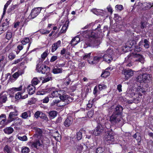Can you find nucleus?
<instances>
[{
    "label": "nucleus",
    "mask_w": 153,
    "mask_h": 153,
    "mask_svg": "<svg viewBox=\"0 0 153 153\" xmlns=\"http://www.w3.org/2000/svg\"><path fill=\"white\" fill-rule=\"evenodd\" d=\"M125 59V60L128 62L134 61H138L142 63H143L144 59L143 56L141 55L132 53L128 55Z\"/></svg>",
    "instance_id": "nucleus-1"
},
{
    "label": "nucleus",
    "mask_w": 153,
    "mask_h": 153,
    "mask_svg": "<svg viewBox=\"0 0 153 153\" xmlns=\"http://www.w3.org/2000/svg\"><path fill=\"white\" fill-rule=\"evenodd\" d=\"M109 121L113 125L117 124H123V119L122 116L113 114L110 117Z\"/></svg>",
    "instance_id": "nucleus-2"
},
{
    "label": "nucleus",
    "mask_w": 153,
    "mask_h": 153,
    "mask_svg": "<svg viewBox=\"0 0 153 153\" xmlns=\"http://www.w3.org/2000/svg\"><path fill=\"white\" fill-rule=\"evenodd\" d=\"M152 77L151 75L146 74L139 75L136 78V81L140 83H146L147 80H149Z\"/></svg>",
    "instance_id": "nucleus-3"
},
{
    "label": "nucleus",
    "mask_w": 153,
    "mask_h": 153,
    "mask_svg": "<svg viewBox=\"0 0 153 153\" xmlns=\"http://www.w3.org/2000/svg\"><path fill=\"white\" fill-rule=\"evenodd\" d=\"M36 70L39 73H41L42 74H47L49 72L50 68L47 66L38 64L36 65Z\"/></svg>",
    "instance_id": "nucleus-4"
},
{
    "label": "nucleus",
    "mask_w": 153,
    "mask_h": 153,
    "mask_svg": "<svg viewBox=\"0 0 153 153\" xmlns=\"http://www.w3.org/2000/svg\"><path fill=\"white\" fill-rule=\"evenodd\" d=\"M41 10V7H36L33 9L28 16V19H31L35 18L39 14Z\"/></svg>",
    "instance_id": "nucleus-5"
},
{
    "label": "nucleus",
    "mask_w": 153,
    "mask_h": 153,
    "mask_svg": "<svg viewBox=\"0 0 153 153\" xmlns=\"http://www.w3.org/2000/svg\"><path fill=\"white\" fill-rule=\"evenodd\" d=\"M122 74L125 75V79L126 80L133 75L134 71L131 69H124L122 71Z\"/></svg>",
    "instance_id": "nucleus-6"
},
{
    "label": "nucleus",
    "mask_w": 153,
    "mask_h": 153,
    "mask_svg": "<svg viewBox=\"0 0 153 153\" xmlns=\"http://www.w3.org/2000/svg\"><path fill=\"white\" fill-rule=\"evenodd\" d=\"M111 50H108L106 51L105 53L102 57L104 60L108 63H109L112 60L111 56Z\"/></svg>",
    "instance_id": "nucleus-7"
},
{
    "label": "nucleus",
    "mask_w": 153,
    "mask_h": 153,
    "mask_svg": "<svg viewBox=\"0 0 153 153\" xmlns=\"http://www.w3.org/2000/svg\"><path fill=\"white\" fill-rule=\"evenodd\" d=\"M105 140L110 143H113L115 142V135L113 134L109 133L108 134L107 137H105Z\"/></svg>",
    "instance_id": "nucleus-8"
},
{
    "label": "nucleus",
    "mask_w": 153,
    "mask_h": 153,
    "mask_svg": "<svg viewBox=\"0 0 153 153\" xmlns=\"http://www.w3.org/2000/svg\"><path fill=\"white\" fill-rule=\"evenodd\" d=\"M123 110V107L120 105H118L114 109L113 114L122 116Z\"/></svg>",
    "instance_id": "nucleus-9"
},
{
    "label": "nucleus",
    "mask_w": 153,
    "mask_h": 153,
    "mask_svg": "<svg viewBox=\"0 0 153 153\" xmlns=\"http://www.w3.org/2000/svg\"><path fill=\"white\" fill-rule=\"evenodd\" d=\"M104 128L100 124L99 125L94 131L93 134L96 136H98L102 132Z\"/></svg>",
    "instance_id": "nucleus-10"
},
{
    "label": "nucleus",
    "mask_w": 153,
    "mask_h": 153,
    "mask_svg": "<svg viewBox=\"0 0 153 153\" xmlns=\"http://www.w3.org/2000/svg\"><path fill=\"white\" fill-rule=\"evenodd\" d=\"M102 59V56H95L93 60L90 59L88 60V61L89 64L94 65L98 63Z\"/></svg>",
    "instance_id": "nucleus-11"
},
{
    "label": "nucleus",
    "mask_w": 153,
    "mask_h": 153,
    "mask_svg": "<svg viewBox=\"0 0 153 153\" xmlns=\"http://www.w3.org/2000/svg\"><path fill=\"white\" fill-rule=\"evenodd\" d=\"M29 144V145H30L31 147L36 149H38L39 147L42 145L40 141L39 140L30 142Z\"/></svg>",
    "instance_id": "nucleus-12"
},
{
    "label": "nucleus",
    "mask_w": 153,
    "mask_h": 153,
    "mask_svg": "<svg viewBox=\"0 0 153 153\" xmlns=\"http://www.w3.org/2000/svg\"><path fill=\"white\" fill-rule=\"evenodd\" d=\"M73 123V119L71 117H68L64 122V126L66 127L70 126Z\"/></svg>",
    "instance_id": "nucleus-13"
},
{
    "label": "nucleus",
    "mask_w": 153,
    "mask_h": 153,
    "mask_svg": "<svg viewBox=\"0 0 153 153\" xmlns=\"http://www.w3.org/2000/svg\"><path fill=\"white\" fill-rule=\"evenodd\" d=\"M18 115V112L16 110H15L13 112L10 113L8 120L9 122H11L14 120V117Z\"/></svg>",
    "instance_id": "nucleus-14"
},
{
    "label": "nucleus",
    "mask_w": 153,
    "mask_h": 153,
    "mask_svg": "<svg viewBox=\"0 0 153 153\" xmlns=\"http://www.w3.org/2000/svg\"><path fill=\"white\" fill-rule=\"evenodd\" d=\"M61 42L60 40H59L53 44L52 46V52H53L56 51L58 48L61 46Z\"/></svg>",
    "instance_id": "nucleus-15"
},
{
    "label": "nucleus",
    "mask_w": 153,
    "mask_h": 153,
    "mask_svg": "<svg viewBox=\"0 0 153 153\" xmlns=\"http://www.w3.org/2000/svg\"><path fill=\"white\" fill-rule=\"evenodd\" d=\"M58 93L59 94V96L61 100H62V101L64 99V98H66V97H67V95H65V93L64 90H59L58 91Z\"/></svg>",
    "instance_id": "nucleus-16"
},
{
    "label": "nucleus",
    "mask_w": 153,
    "mask_h": 153,
    "mask_svg": "<svg viewBox=\"0 0 153 153\" xmlns=\"http://www.w3.org/2000/svg\"><path fill=\"white\" fill-rule=\"evenodd\" d=\"M27 91L30 95H32L34 93L35 88L34 85H29L27 87Z\"/></svg>",
    "instance_id": "nucleus-17"
},
{
    "label": "nucleus",
    "mask_w": 153,
    "mask_h": 153,
    "mask_svg": "<svg viewBox=\"0 0 153 153\" xmlns=\"http://www.w3.org/2000/svg\"><path fill=\"white\" fill-rule=\"evenodd\" d=\"M28 96L27 94H26L24 96H22V94L20 92H17L15 95V99L17 100H19L21 99H24L27 98Z\"/></svg>",
    "instance_id": "nucleus-18"
},
{
    "label": "nucleus",
    "mask_w": 153,
    "mask_h": 153,
    "mask_svg": "<svg viewBox=\"0 0 153 153\" xmlns=\"http://www.w3.org/2000/svg\"><path fill=\"white\" fill-rule=\"evenodd\" d=\"M31 112L30 111L28 110L26 112L22 113L21 115V117L24 119H26L28 117H31Z\"/></svg>",
    "instance_id": "nucleus-19"
},
{
    "label": "nucleus",
    "mask_w": 153,
    "mask_h": 153,
    "mask_svg": "<svg viewBox=\"0 0 153 153\" xmlns=\"http://www.w3.org/2000/svg\"><path fill=\"white\" fill-rule=\"evenodd\" d=\"M80 40L79 38L78 37H76L73 39L71 42L72 46H74L78 43Z\"/></svg>",
    "instance_id": "nucleus-20"
},
{
    "label": "nucleus",
    "mask_w": 153,
    "mask_h": 153,
    "mask_svg": "<svg viewBox=\"0 0 153 153\" xmlns=\"http://www.w3.org/2000/svg\"><path fill=\"white\" fill-rule=\"evenodd\" d=\"M48 114L50 118L53 119L57 116V112L56 111H52L49 112Z\"/></svg>",
    "instance_id": "nucleus-21"
},
{
    "label": "nucleus",
    "mask_w": 153,
    "mask_h": 153,
    "mask_svg": "<svg viewBox=\"0 0 153 153\" xmlns=\"http://www.w3.org/2000/svg\"><path fill=\"white\" fill-rule=\"evenodd\" d=\"M69 22H66L65 24H64L60 32L61 33H65L68 29V26Z\"/></svg>",
    "instance_id": "nucleus-22"
},
{
    "label": "nucleus",
    "mask_w": 153,
    "mask_h": 153,
    "mask_svg": "<svg viewBox=\"0 0 153 153\" xmlns=\"http://www.w3.org/2000/svg\"><path fill=\"white\" fill-rule=\"evenodd\" d=\"M56 68H54L52 70V72L54 74L61 73L62 72V68H59L57 66Z\"/></svg>",
    "instance_id": "nucleus-23"
},
{
    "label": "nucleus",
    "mask_w": 153,
    "mask_h": 153,
    "mask_svg": "<svg viewBox=\"0 0 153 153\" xmlns=\"http://www.w3.org/2000/svg\"><path fill=\"white\" fill-rule=\"evenodd\" d=\"M52 77L50 74H49L47 75L44 78V79L42 81L43 83L52 80Z\"/></svg>",
    "instance_id": "nucleus-24"
},
{
    "label": "nucleus",
    "mask_w": 153,
    "mask_h": 153,
    "mask_svg": "<svg viewBox=\"0 0 153 153\" xmlns=\"http://www.w3.org/2000/svg\"><path fill=\"white\" fill-rule=\"evenodd\" d=\"M67 97L66 98H64V99L62 101L63 102H65V103H64V105H66V104H68L70 102L72 101L73 100V99L70 97H69L67 95Z\"/></svg>",
    "instance_id": "nucleus-25"
},
{
    "label": "nucleus",
    "mask_w": 153,
    "mask_h": 153,
    "mask_svg": "<svg viewBox=\"0 0 153 153\" xmlns=\"http://www.w3.org/2000/svg\"><path fill=\"white\" fill-rule=\"evenodd\" d=\"M143 6L146 9H148L153 7V3L146 2L144 3Z\"/></svg>",
    "instance_id": "nucleus-26"
},
{
    "label": "nucleus",
    "mask_w": 153,
    "mask_h": 153,
    "mask_svg": "<svg viewBox=\"0 0 153 153\" xmlns=\"http://www.w3.org/2000/svg\"><path fill=\"white\" fill-rule=\"evenodd\" d=\"M6 121V119L5 115L2 114L0 116V125L4 124Z\"/></svg>",
    "instance_id": "nucleus-27"
},
{
    "label": "nucleus",
    "mask_w": 153,
    "mask_h": 153,
    "mask_svg": "<svg viewBox=\"0 0 153 153\" xmlns=\"http://www.w3.org/2000/svg\"><path fill=\"white\" fill-rule=\"evenodd\" d=\"M7 100V97L5 95H0V104L5 102Z\"/></svg>",
    "instance_id": "nucleus-28"
},
{
    "label": "nucleus",
    "mask_w": 153,
    "mask_h": 153,
    "mask_svg": "<svg viewBox=\"0 0 153 153\" xmlns=\"http://www.w3.org/2000/svg\"><path fill=\"white\" fill-rule=\"evenodd\" d=\"M22 123V120L21 119L17 118L14 120V123L12 124L13 125L19 126Z\"/></svg>",
    "instance_id": "nucleus-29"
},
{
    "label": "nucleus",
    "mask_w": 153,
    "mask_h": 153,
    "mask_svg": "<svg viewBox=\"0 0 153 153\" xmlns=\"http://www.w3.org/2000/svg\"><path fill=\"white\" fill-rule=\"evenodd\" d=\"M14 130L11 127H8L4 129V132L7 134H10L12 133L13 131Z\"/></svg>",
    "instance_id": "nucleus-30"
},
{
    "label": "nucleus",
    "mask_w": 153,
    "mask_h": 153,
    "mask_svg": "<svg viewBox=\"0 0 153 153\" xmlns=\"http://www.w3.org/2000/svg\"><path fill=\"white\" fill-rule=\"evenodd\" d=\"M51 88V97L52 98L58 97L59 96L58 91H52V88Z\"/></svg>",
    "instance_id": "nucleus-31"
},
{
    "label": "nucleus",
    "mask_w": 153,
    "mask_h": 153,
    "mask_svg": "<svg viewBox=\"0 0 153 153\" xmlns=\"http://www.w3.org/2000/svg\"><path fill=\"white\" fill-rule=\"evenodd\" d=\"M4 152L7 153H12V149L11 148L7 145H6L4 148Z\"/></svg>",
    "instance_id": "nucleus-32"
},
{
    "label": "nucleus",
    "mask_w": 153,
    "mask_h": 153,
    "mask_svg": "<svg viewBox=\"0 0 153 153\" xmlns=\"http://www.w3.org/2000/svg\"><path fill=\"white\" fill-rule=\"evenodd\" d=\"M19 76V74L18 72H16L12 76H10L9 79V80L11 82L13 81V78H16L18 77Z\"/></svg>",
    "instance_id": "nucleus-33"
},
{
    "label": "nucleus",
    "mask_w": 153,
    "mask_h": 153,
    "mask_svg": "<svg viewBox=\"0 0 153 153\" xmlns=\"http://www.w3.org/2000/svg\"><path fill=\"white\" fill-rule=\"evenodd\" d=\"M30 151V150L29 148L23 146L22 148L21 152L22 153H28Z\"/></svg>",
    "instance_id": "nucleus-34"
},
{
    "label": "nucleus",
    "mask_w": 153,
    "mask_h": 153,
    "mask_svg": "<svg viewBox=\"0 0 153 153\" xmlns=\"http://www.w3.org/2000/svg\"><path fill=\"white\" fill-rule=\"evenodd\" d=\"M39 82V80L36 77L34 78L32 80L31 83L32 85H36L38 84Z\"/></svg>",
    "instance_id": "nucleus-35"
},
{
    "label": "nucleus",
    "mask_w": 153,
    "mask_h": 153,
    "mask_svg": "<svg viewBox=\"0 0 153 153\" xmlns=\"http://www.w3.org/2000/svg\"><path fill=\"white\" fill-rule=\"evenodd\" d=\"M110 74V73L109 72L105 71L102 72V73L101 74V76L102 77L106 78Z\"/></svg>",
    "instance_id": "nucleus-36"
},
{
    "label": "nucleus",
    "mask_w": 153,
    "mask_h": 153,
    "mask_svg": "<svg viewBox=\"0 0 153 153\" xmlns=\"http://www.w3.org/2000/svg\"><path fill=\"white\" fill-rule=\"evenodd\" d=\"M12 33L9 30H8L6 34V38L8 40H10L12 37Z\"/></svg>",
    "instance_id": "nucleus-37"
},
{
    "label": "nucleus",
    "mask_w": 153,
    "mask_h": 153,
    "mask_svg": "<svg viewBox=\"0 0 153 153\" xmlns=\"http://www.w3.org/2000/svg\"><path fill=\"white\" fill-rule=\"evenodd\" d=\"M9 23L8 21V19H6V21L4 22L1 26L2 27L5 28V29L7 30L9 26Z\"/></svg>",
    "instance_id": "nucleus-38"
},
{
    "label": "nucleus",
    "mask_w": 153,
    "mask_h": 153,
    "mask_svg": "<svg viewBox=\"0 0 153 153\" xmlns=\"http://www.w3.org/2000/svg\"><path fill=\"white\" fill-rule=\"evenodd\" d=\"M30 40L28 38H25L21 41V43L23 45H25L26 44L29 42Z\"/></svg>",
    "instance_id": "nucleus-39"
},
{
    "label": "nucleus",
    "mask_w": 153,
    "mask_h": 153,
    "mask_svg": "<svg viewBox=\"0 0 153 153\" xmlns=\"http://www.w3.org/2000/svg\"><path fill=\"white\" fill-rule=\"evenodd\" d=\"M51 88H49L47 91H39L38 93V95H42L45 94L46 93L51 92Z\"/></svg>",
    "instance_id": "nucleus-40"
},
{
    "label": "nucleus",
    "mask_w": 153,
    "mask_h": 153,
    "mask_svg": "<svg viewBox=\"0 0 153 153\" xmlns=\"http://www.w3.org/2000/svg\"><path fill=\"white\" fill-rule=\"evenodd\" d=\"M94 114V110H91L90 111H88L87 113V115L88 117L89 118H91L93 116Z\"/></svg>",
    "instance_id": "nucleus-41"
},
{
    "label": "nucleus",
    "mask_w": 153,
    "mask_h": 153,
    "mask_svg": "<svg viewBox=\"0 0 153 153\" xmlns=\"http://www.w3.org/2000/svg\"><path fill=\"white\" fill-rule=\"evenodd\" d=\"M82 137V133L80 131L78 132L76 134V138L77 140H80L81 139Z\"/></svg>",
    "instance_id": "nucleus-42"
},
{
    "label": "nucleus",
    "mask_w": 153,
    "mask_h": 153,
    "mask_svg": "<svg viewBox=\"0 0 153 153\" xmlns=\"http://www.w3.org/2000/svg\"><path fill=\"white\" fill-rule=\"evenodd\" d=\"M18 138L19 140L22 141H26L27 140V138L26 136L24 135L22 137L18 136Z\"/></svg>",
    "instance_id": "nucleus-43"
},
{
    "label": "nucleus",
    "mask_w": 153,
    "mask_h": 153,
    "mask_svg": "<svg viewBox=\"0 0 153 153\" xmlns=\"http://www.w3.org/2000/svg\"><path fill=\"white\" fill-rule=\"evenodd\" d=\"M144 47L147 48L149 47V42L146 39H144Z\"/></svg>",
    "instance_id": "nucleus-44"
},
{
    "label": "nucleus",
    "mask_w": 153,
    "mask_h": 153,
    "mask_svg": "<svg viewBox=\"0 0 153 153\" xmlns=\"http://www.w3.org/2000/svg\"><path fill=\"white\" fill-rule=\"evenodd\" d=\"M40 32L42 34H46L49 33L50 32V31L44 29L40 30H39Z\"/></svg>",
    "instance_id": "nucleus-45"
},
{
    "label": "nucleus",
    "mask_w": 153,
    "mask_h": 153,
    "mask_svg": "<svg viewBox=\"0 0 153 153\" xmlns=\"http://www.w3.org/2000/svg\"><path fill=\"white\" fill-rule=\"evenodd\" d=\"M136 91L138 93H139V92H140L142 93H144L145 91H144L143 89L140 86H139L137 88Z\"/></svg>",
    "instance_id": "nucleus-46"
},
{
    "label": "nucleus",
    "mask_w": 153,
    "mask_h": 153,
    "mask_svg": "<svg viewBox=\"0 0 153 153\" xmlns=\"http://www.w3.org/2000/svg\"><path fill=\"white\" fill-rule=\"evenodd\" d=\"M48 54V50H46L41 55V57L44 59L47 56Z\"/></svg>",
    "instance_id": "nucleus-47"
},
{
    "label": "nucleus",
    "mask_w": 153,
    "mask_h": 153,
    "mask_svg": "<svg viewBox=\"0 0 153 153\" xmlns=\"http://www.w3.org/2000/svg\"><path fill=\"white\" fill-rule=\"evenodd\" d=\"M92 12L96 15H98L100 14V10L96 9H94L92 10Z\"/></svg>",
    "instance_id": "nucleus-48"
},
{
    "label": "nucleus",
    "mask_w": 153,
    "mask_h": 153,
    "mask_svg": "<svg viewBox=\"0 0 153 153\" xmlns=\"http://www.w3.org/2000/svg\"><path fill=\"white\" fill-rule=\"evenodd\" d=\"M40 117L42 119H43L45 120H47L48 118L45 114L41 113Z\"/></svg>",
    "instance_id": "nucleus-49"
},
{
    "label": "nucleus",
    "mask_w": 153,
    "mask_h": 153,
    "mask_svg": "<svg viewBox=\"0 0 153 153\" xmlns=\"http://www.w3.org/2000/svg\"><path fill=\"white\" fill-rule=\"evenodd\" d=\"M35 100V98L33 97L31 98L28 101V103L30 105H31L34 103Z\"/></svg>",
    "instance_id": "nucleus-50"
},
{
    "label": "nucleus",
    "mask_w": 153,
    "mask_h": 153,
    "mask_svg": "<svg viewBox=\"0 0 153 153\" xmlns=\"http://www.w3.org/2000/svg\"><path fill=\"white\" fill-rule=\"evenodd\" d=\"M104 150V149L102 147H99L96 149L97 153H102Z\"/></svg>",
    "instance_id": "nucleus-51"
},
{
    "label": "nucleus",
    "mask_w": 153,
    "mask_h": 153,
    "mask_svg": "<svg viewBox=\"0 0 153 153\" xmlns=\"http://www.w3.org/2000/svg\"><path fill=\"white\" fill-rule=\"evenodd\" d=\"M16 57V56L12 53H10L8 56V57L10 59L12 60L14 59Z\"/></svg>",
    "instance_id": "nucleus-52"
},
{
    "label": "nucleus",
    "mask_w": 153,
    "mask_h": 153,
    "mask_svg": "<svg viewBox=\"0 0 153 153\" xmlns=\"http://www.w3.org/2000/svg\"><path fill=\"white\" fill-rule=\"evenodd\" d=\"M22 85H21L19 87L13 88H12V89L15 91H19L22 90Z\"/></svg>",
    "instance_id": "nucleus-53"
},
{
    "label": "nucleus",
    "mask_w": 153,
    "mask_h": 153,
    "mask_svg": "<svg viewBox=\"0 0 153 153\" xmlns=\"http://www.w3.org/2000/svg\"><path fill=\"white\" fill-rule=\"evenodd\" d=\"M94 101H95L94 99H93L92 101H89L87 105V106L89 108H91L92 106L93 102Z\"/></svg>",
    "instance_id": "nucleus-54"
},
{
    "label": "nucleus",
    "mask_w": 153,
    "mask_h": 153,
    "mask_svg": "<svg viewBox=\"0 0 153 153\" xmlns=\"http://www.w3.org/2000/svg\"><path fill=\"white\" fill-rule=\"evenodd\" d=\"M41 113L39 111H37L34 114V117L36 118H38L39 117H40Z\"/></svg>",
    "instance_id": "nucleus-55"
},
{
    "label": "nucleus",
    "mask_w": 153,
    "mask_h": 153,
    "mask_svg": "<svg viewBox=\"0 0 153 153\" xmlns=\"http://www.w3.org/2000/svg\"><path fill=\"white\" fill-rule=\"evenodd\" d=\"M53 134L54 135V137L56 138V137H58L60 139V135L59 134L58 131H56L55 132L53 133Z\"/></svg>",
    "instance_id": "nucleus-56"
},
{
    "label": "nucleus",
    "mask_w": 153,
    "mask_h": 153,
    "mask_svg": "<svg viewBox=\"0 0 153 153\" xmlns=\"http://www.w3.org/2000/svg\"><path fill=\"white\" fill-rule=\"evenodd\" d=\"M36 130L37 133L39 135H41L42 133V130L40 128H36Z\"/></svg>",
    "instance_id": "nucleus-57"
},
{
    "label": "nucleus",
    "mask_w": 153,
    "mask_h": 153,
    "mask_svg": "<svg viewBox=\"0 0 153 153\" xmlns=\"http://www.w3.org/2000/svg\"><path fill=\"white\" fill-rule=\"evenodd\" d=\"M57 59V57L56 56H53L51 57L50 61L51 62H53L56 60Z\"/></svg>",
    "instance_id": "nucleus-58"
},
{
    "label": "nucleus",
    "mask_w": 153,
    "mask_h": 153,
    "mask_svg": "<svg viewBox=\"0 0 153 153\" xmlns=\"http://www.w3.org/2000/svg\"><path fill=\"white\" fill-rule=\"evenodd\" d=\"M7 30L5 29V28H4L1 26H0V35L1 33H4V31H6Z\"/></svg>",
    "instance_id": "nucleus-59"
},
{
    "label": "nucleus",
    "mask_w": 153,
    "mask_h": 153,
    "mask_svg": "<svg viewBox=\"0 0 153 153\" xmlns=\"http://www.w3.org/2000/svg\"><path fill=\"white\" fill-rule=\"evenodd\" d=\"M91 53H86L83 57V59H88L90 58V55Z\"/></svg>",
    "instance_id": "nucleus-60"
},
{
    "label": "nucleus",
    "mask_w": 153,
    "mask_h": 153,
    "mask_svg": "<svg viewBox=\"0 0 153 153\" xmlns=\"http://www.w3.org/2000/svg\"><path fill=\"white\" fill-rule=\"evenodd\" d=\"M49 100V99L48 97H46L43 100L42 102L44 103H47L48 102Z\"/></svg>",
    "instance_id": "nucleus-61"
},
{
    "label": "nucleus",
    "mask_w": 153,
    "mask_h": 153,
    "mask_svg": "<svg viewBox=\"0 0 153 153\" xmlns=\"http://www.w3.org/2000/svg\"><path fill=\"white\" fill-rule=\"evenodd\" d=\"M115 7L118 10H122L123 8V7L121 5H117Z\"/></svg>",
    "instance_id": "nucleus-62"
},
{
    "label": "nucleus",
    "mask_w": 153,
    "mask_h": 153,
    "mask_svg": "<svg viewBox=\"0 0 153 153\" xmlns=\"http://www.w3.org/2000/svg\"><path fill=\"white\" fill-rule=\"evenodd\" d=\"M98 91L97 90V86H95L94 88L93 91V94L95 95H97V93Z\"/></svg>",
    "instance_id": "nucleus-63"
},
{
    "label": "nucleus",
    "mask_w": 153,
    "mask_h": 153,
    "mask_svg": "<svg viewBox=\"0 0 153 153\" xmlns=\"http://www.w3.org/2000/svg\"><path fill=\"white\" fill-rule=\"evenodd\" d=\"M65 62H64L62 63L58 64L56 65V66L59 67H62L65 66Z\"/></svg>",
    "instance_id": "nucleus-64"
}]
</instances>
